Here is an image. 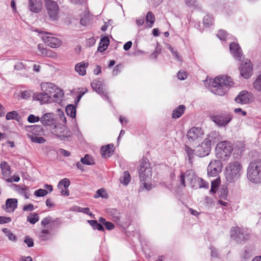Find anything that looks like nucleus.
Returning <instances> with one entry per match:
<instances>
[{
	"label": "nucleus",
	"instance_id": "1",
	"mask_svg": "<svg viewBox=\"0 0 261 261\" xmlns=\"http://www.w3.org/2000/svg\"><path fill=\"white\" fill-rule=\"evenodd\" d=\"M233 84V82L230 76L219 75L216 77L212 82L211 90L216 95L223 96Z\"/></svg>",
	"mask_w": 261,
	"mask_h": 261
},
{
	"label": "nucleus",
	"instance_id": "2",
	"mask_svg": "<svg viewBox=\"0 0 261 261\" xmlns=\"http://www.w3.org/2000/svg\"><path fill=\"white\" fill-rule=\"evenodd\" d=\"M42 92H36L33 94V99L40 101L41 103L50 102L51 95L59 90V87L51 83H42L41 85Z\"/></svg>",
	"mask_w": 261,
	"mask_h": 261
},
{
	"label": "nucleus",
	"instance_id": "3",
	"mask_svg": "<svg viewBox=\"0 0 261 261\" xmlns=\"http://www.w3.org/2000/svg\"><path fill=\"white\" fill-rule=\"evenodd\" d=\"M139 173L140 181L143 182L144 188L148 190H150L151 185L148 184L146 181L149 180L151 177L152 168L148 159L146 157H143L141 160Z\"/></svg>",
	"mask_w": 261,
	"mask_h": 261
},
{
	"label": "nucleus",
	"instance_id": "4",
	"mask_svg": "<svg viewBox=\"0 0 261 261\" xmlns=\"http://www.w3.org/2000/svg\"><path fill=\"white\" fill-rule=\"evenodd\" d=\"M243 167L239 161H232L226 167L225 176L227 181L232 183L239 179L242 172Z\"/></svg>",
	"mask_w": 261,
	"mask_h": 261
},
{
	"label": "nucleus",
	"instance_id": "5",
	"mask_svg": "<svg viewBox=\"0 0 261 261\" xmlns=\"http://www.w3.org/2000/svg\"><path fill=\"white\" fill-rule=\"evenodd\" d=\"M247 176L250 181L254 184L261 182V160L251 162L247 169Z\"/></svg>",
	"mask_w": 261,
	"mask_h": 261
},
{
	"label": "nucleus",
	"instance_id": "6",
	"mask_svg": "<svg viewBox=\"0 0 261 261\" xmlns=\"http://www.w3.org/2000/svg\"><path fill=\"white\" fill-rule=\"evenodd\" d=\"M216 150L217 158L225 161L230 155L233 147L230 142L224 141L217 144Z\"/></svg>",
	"mask_w": 261,
	"mask_h": 261
},
{
	"label": "nucleus",
	"instance_id": "7",
	"mask_svg": "<svg viewBox=\"0 0 261 261\" xmlns=\"http://www.w3.org/2000/svg\"><path fill=\"white\" fill-rule=\"evenodd\" d=\"M211 119L218 126L225 127L232 119V114L228 112H222L213 114Z\"/></svg>",
	"mask_w": 261,
	"mask_h": 261
},
{
	"label": "nucleus",
	"instance_id": "8",
	"mask_svg": "<svg viewBox=\"0 0 261 261\" xmlns=\"http://www.w3.org/2000/svg\"><path fill=\"white\" fill-rule=\"evenodd\" d=\"M51 133L59 138L61 140L65 141L71 136V132L67 127L62 124L55 125L51 129Z\"/></svg>",
	"mask_w": 261,
	"mask_h": 261
},
{
	"label": "nucleus",
	"instance_id": "9",
	"mask_svg": "<svg viewBox=\"0 0 261 261\" xmlns=\"http://www.w3.org/2000/svg\"><path fill=\"white\" fill-rule=\"evenodd\" d=\"M203 135L202 129L198 127H193L187 132L186 136L189 143H193L201 139Z\"/></svg>",
	"mask_w": 261,
	"mask_h": 261
},
{
	"label": "nucleus",
	"instance_id": "10",
	"mask_svg": "<svg viewBox=\"0 0 261 261\" xmlns=\"http://www.w3.org/2000/svg\"><path fill=\"white\" fill-rule=\"evenodd\" d=\"M92 89L99 95L106 98L109 101L108 93L105 88L103 83L100 80H94L91 83Z\"/></svg>",
	"mask_w": 261,
	"mask_h": 261
},
{
	"label": "nucleus",
	"instance_id": "11",
	"mask_svg": "<svg viewBox=\"0 0 261 261\" xmlns=\"http://www.w3.org/2000/svg\"><path fill=\"white\" fill-rule=\"evenodd\" d=\"M222 163L218 160L212 161L207 167V174L209 176L215 177L222 171Z\"/></svg>",
	"mask_w": 261,
	"mask_h": 261
},
{
	"label": "nucleus",
	"instance_id": "12",
	"mask_svg": "<svg viewBox=\"0 0 261 261\" xmlns=\"http://www.w3.org/2000/svg\"><path fill=\"white\" fill-rule=\"evenodd\" d=\"M44 6L49 16H57L60 9L57 3L53 0H44Z\"/></svg>",
	"mask_w": 261,
	"mask_h": 261
},
{
	"label": "nucleus",
	"instance_id": "13",
	"mask_svg": "<svg viewBox=\"0 0 261 261\" xmlns=\"http://www.w3.org/2000/svg\"><path fill=\"white\" fill-rule=\"evenodd\" d=\"M253 99V94L246 90L241 91L235 98L234 101L238 103L245 105L251 102Z\"/></svg>",
	"mask_w": 261,
	"mask_h": 261
},
{
	"label": "nucleus",
	"instance_id": "14",
	"mask_svg": "<svg viewBox=\"0 0 261 261\" xmlns=\"http://www.w3.org/2000/svg\"><path fill=\"white\" fill-rule=\"evenodd\" d=\"M212 146L204 140L195 148V155L199 157L208 155L211 150Z\"/></svg>",
	"mask_w": 261,
	"mask_h": 261
},
{
	"label": "nucleus",
	"instance_id": "15",
	"mask_svg": "<svg viewBox=\"0 0 261 261\" xmlns=\"http://www.w3.org/2000/svg\"><path fill=\"white\" fill-rule=\"evenodd\" d=\"M241 75L245 79L250 78L252 73V66L250 60H247L239 67Z\"/></svg>",
	"mask_w": 261,
	"mask_h": 261
},
{
	"label": "nucleus",
	"instance_id": "16",
	"mask_svg": "<svg viewBox=\"0 0 261 261\" xmlns=\"http://www.w3.org/2000/svg\"><path fill=\"white\" fill-rule=\"evenodd\" d=\"M230 53L234 58L241 61L243 58L242 49L238 43L231 42L229 44Z\"/></svg>",
	"mask_w": 261,
	"mask_h": 261
},
{
	"label": "nucleus",
	"instance_id": "17",
	"mask_svg": "<svg viewBox=\"0 0 261 261\" xmlns=\"http://www.w3.org/2000/svg\"><path fill=\"white\" fill-rule=\"evenodd\" d=\"M191 183V185H192V182L194 181V179H196V176L194 173L192 171L188 170L186 172H181L179 175V179L178 180L179 184L181 186L184 187H186L185 184V179Z\"/></svg>",
	"mask_w": 261,
	"mask_h": 261
},
{
	"label": "nucleus",
	"instance_id": "18",
	"mask_svg": "<svg viewBox=\"0 0 261 261\" xmlns=\"http://www.w3.org/2000/svg\"><path fill=\"white\" fill-rule=\"evenodd\" d=\"M42 39L45 44L51 48L58 47L62 43V42L60 39L54 37L43 36H42Z\"/></svg>",
	"mask_w": 261,
	"mask_h": 261
},
{
	"label": "nucleus",
	"instance_id": "19",
	"mask_svg": "<svg viewBox=\"0 0 261 261\" xmlns=\"http://www.w3.org/2000/svg\"><path fill=\"white\" fill-rule=\"evenodd\" d=\"M221 135L219 133L215 130L211 132L204 139L211 146L216 143H218L221 140Z\"/></svg>",
	"mask_w": 261,
	"mask_h": 261
},
{
	"label": "nucleus",
	"instance_id": "20",
	"mask_svg": "<svg viewBox=\"0 0 261 261\" xmlns=\"http://www.w3.org/2000/svg\"><path fill=\"white\" fill-rule=\"evenodd\" d=\"M230 236L231 238L236 240L237 241L238 239L240 240H247L248 239L249 236L248 234L244 235V234L241 232L240 228L238 227H233L230 229Z\"/></svg>",
	"mask_w": 261,
	"mask_h": 261
},
{
	"label": "nucleus",
	"instance_id": "21",
	"mask_svg": "<svg viewBox=\"0 0 261 261\" xmlns=\"http://www.w3.org/2000/svg\"><path fill=\"white\" fill-rule=\"evenodd\" d=\"M18 200L16 198H9L7 199L5 205L2 208L7 212L13 213L17 206Z\"/></svg>",
	"mask_w": 261,
	"mask_h": 261
},
{
	"label": "nucleus",
	"instance_id": "22",
	"mask_svg": "<svg viewBox=\"0 0 261 261\" xmlns=\"http://www.w3.org/2000/svg\"><path fill=\"white\" fill-rule=\"evenodd\" d=\"M23 129L28 132V134L34 135H42L44 133V130L41 125H25L23 126Z\"/></svg>",
	"mask_w": 261,
	"mask_h": 261
},
{
	"label": "nucleus",
	"instance_id": "23",
	"mask_svg": "<svg viewBox=\"0 0 261 261\" xmlns=\"http://www.w3.org/2000/svg\"><path fill=\"white\" fill-rule=\"evenodd\" d=\"M29 8L34 13H38L42 9V3L39 0H29Z\"/></svg>",
	"mask_w": 261,
	"mask_h": 261
},
{
	"label": "nucleus",
	"instance_id": "24",
	"mask_svg": "<svg viewBox=\"0 0 261 261\" xmlns=\"http://www.w3.org/2000/svg\"><path fill=\"white\" fill-rule=\"evenodd\" d=\"M41 122L43 125L51 126L54 124L55 120L51 113H46L40 118Z\"/></svg>",
	"mask_w": 261,
	"mask_h": 261
},
{
	"label": "nucleus",
	"instance_id": "25",
	"mask_svg": "<svg viewBox=\"0 0 261 261\" xmlns=\"http://www.w3.org/2000/svg\"><path fill=\"white\" fill-rule=\"evenodd\" d=\"M100 150L102 157L106 158L107 154V157H110L113 154V153L114 151V145L113 144H109L107 145L102 146Z\"/></svg>",
	"mask_w": 261,
	"mask_h": 261
},
{
	"label": "nucleus",
	"instance_id": "26",
	"mask_svg": "<svg viewBox=\"0 0 261 261\" xmlns=\"http://www.w3.org/2000/svg\"><path fill=\"white\" fill-rule=\"evenodd\" d=\"M186 110L185 105H181L175 108L172 113V117L173 119H177L180 117Z\"/></svg>",
	"mask_w": 261,
	"mask_h": 261
},
{
	"label": "nucleus",
	"instance_id": "27",
	"mask_svg": "<svg viewBox=\"0 0 261 261\" xmlns=\"http://www.w3.org/2000/svg\"><path fill=\"white\" fill-rule=\"evenodd\" d=\"M88 66V63L82 62L75 65V70L80 75L83 76L86 73V68Z\"/></svg>",
	"mask_w": 261,
	"mask_h": 261
},
{
	"label": "nucleus",
	"instance_id": "28",
	"mask_svg": "<svg viewBox=\"0 0 261 261\" xmlns=\"http://www.w3.org/2000/svg\"><path fill=\"white\" fill-rule=\"evenodd\" d=\"M1 171L4 176V179L10 176V166L5 161L1 162Z\"/></svg>",
	"mask_w": 261,
	"mask_h": 261
},
{
	"label": "nucleus",
	"instance_id": "29",
	"mask_svg": "<svg viewBox=\"0 0 261 261\" xmlns=\"http://www.w3.org/2000/svg\"><path fill=\"white\" fill-rule=\"evenodd\" d=\"M63 96V91L59 88V90H56V92L51 95V99L56 103H60Z\"/></svg>",
	"mask_w": 261,
	"mask_h": 261
},
{
	"label": "nucleus",
	"instance_id": "30",
	"mask_svg": "<svg viewBox=\"0 0 261 261\" xmlns=\"http://www.w3.org/2000/svg\"><path fill=\"white\" fill-rule=\"evenodd\" d=\"M39 135H34L31 134H27V136L31 140L32 142L39 144H43L46 142V140Z\"/></svg>",
	"mask_w": 261,
	"mask_h": 261
},
{
	"label": "nucleus",
	"instance_id": "31",
	"mask_svg": "<svg viewBox=\"0 0 261 261\" xmlns=\"http://www.w3.org/2000/svg\"><path fill=\"white\" fill-rule=\"evenodd\" d=\"M66 113L68 116L72 118H75L76 116V106L70 104L66 106L65 109Z\"/></svg>",
	"mask_w": 261,
	"mask_h": 261
},
{
	"label": "nucleus",
	"instance_id": "32",
	"mask_svg": "<svg viewBox=\"0 0 261 261\" xmlns=\"http://www.w3.org/2000/svg\"><path fill=\"white\" fill-rule=\"evenodd\" d=\"M87 222L93 227L94 229H96L99 231H105V228L101 224L98 222L97 220H88Z\"/></svg>",
	"mask_w": 261,
	"mask_h": 261
},
{
	"label": "nucleus",
	"instance_id": "33",
	"mask_svg": "<svg viewBox=\"0 0 261 261\" xmlns=\"http://www.w3.org/2000/svg\"><path fill=\"white\" fill-rule=\"evenodd\" d=\"M20 118V116L16 111H12L7 113L6 116V119L7 120H15L19 121Z\"/></svg>",
	"mask_w": 261,
	"mask_h": 261
},
{
	"label": "nucleus",
	"instance_id": "34",
	"mask_svg": "<svg viewBox=\"0 0 261 261\" xmlns=\"http://www.w3.org/2000/svg\"><path fill=\"white\" fill-rule=\"evenodd\" d=\"M2 231L5 234L6 236H7L9 239V240L13 242H16L17 240V237L14 234L10 229L8 228H3Z\"/></svg>",
	"mask_w": 261,
	"mask_h": 261
},
{
	"label": "nucleus",
	"instance_id": "35",
	"mask_svg": "<svg viewBox=\"0 0 261 261\" xmlns=\"http://www.w3.org/2000/svg\"><path fill=\"white\" fill-rule=\"evenodd\" d=\"M81 162L82 164L87 165H92L94 164V162L92 156L89 154H86L84 157L81 159Z\"/></svg>",
	"mask_w": 261,
	"mask_h": 261
},
{
	"label": "nucleus",
	"instance_id": "36",
	"mask_svg": "<svg viewBox=\"0 0 261 261\" xmlns=\"http://www.w3.org/2000/svg\"><path fill=\"white\" fill-rule=\"evenodd\" d=\"M194 181H196L198 184V187L199 188H208V183L201 178L196 176V179H194Z\"/></svg>",
	"mask_w": 261,
	"mask_h": 261
},
{
	"label": "nucleus",
	"instance_id": "37",
	"mask_svg": "<svg viewBox=\"0 0 261 261\" xmlns=\"http://www.w3.org/2000/svg\"><path fill=\"white\" fill-rule=\"evenodd\" d=\"M51 222H55L57 223L58 224H61V222L60 221V220L59 218H56L55 221L53 220V219L50 216H47L45 218H44L42 221H41V224L43 226H46L49 224Z\"/></svg>",
	"mask_w": 261,
	"mask_h": 261
},
{
	"label": "nucleus",
	"instance_id": "38",
	"mask_svg": "<svg viewBox=\"0 0 261 261\" xmlns=\"http://www.w3.org/2000/svg\"><path fill=\"white\" fill-rule=\"evenodd\" d=\"M185 151L186 152L189 162L192 163V160L194 157V154H195V149H192L188 145H185Z\"/></svg>",
	"mask_w": 261,
	"mask_h": 261
},
{
	"label": "nucleus",
	"instance_id": "39",
	"mask_svg": "<svg viewBox=\"0 0 261 261\" xmlns=\"http://www.w3.org/2000/svg\"><path fill=\"white\" fill-rule=\"evenodd\" d=\"M39 220V217L36 213H31L27 217V221L32 224H35Z\"/></svg>",
	"mask_w": 261,
	"mask_h": 261
},
{
	"label": "nucleus",
	"instance_id": "40",
	"mask_svg": "<svg viewBox=\"0 0 261 261\" xmlns=\"http://www.w3.org/2000/svg\"><path fill=\"white\" fill-rule=\"evenodd\" d=\"M70 181L69 179L67 178H64L59 181L58 187L59 189H62V187H63L65 189H67L70 186Z\"/></svg>",
	"mask_w": 261,
	"mask_h": 261
},
{
	"label": "nucleus",
	"instance_id": "41",
	"mask_svg": "<svg viewBox=\"0 0 261 261\" xmlns=\"http://www.w3.org/2000/svg\"><path fill=\"white\" fill-rule=\"evenodd\" d=\"M107 213L113 216L114 221H116L120 220V217L116 209L109 208L107 210Z\"/></svg>",
	"mask_w": 261,
	"mask_h": 261
},
{
	"label": "nucleus",
	"instance_id": "42",
	"mask_svg": "<svg viewBox=\"0 0 261 261\" xmlns=\"http://www.w3.org/2000/svg\"><path fill=\"white\" fill-rule=\"evenodd\" d=\"M41 55L44 57H47L49 58H54L57 56V54L55 52L53 51L50 49H46L43 50Z\"/></svg>",
	"mask_w": 261,
	"mask_h": 261
},
{
	"label": "nucleus",
	"instance_id": "43",
	"mask_svg": "<svg viewBox=\"0 0 261 261\" xmlns=\"http://www.w3.org/2000/svg\"><path fill=\"white\" fill-rule=\"evenodd\" d=\"M77 211L78 212H81V213H83L87 214L89 216H90L91 218H94V217H95L94 215L90 212L89 207H77Z\"/></svg>",
	"mask_w": 261,
	"mask_h": 261
},
{
	"label": "nucleus",
	"instance_id": "44",
	"mask_svg": "<svg viewBox=\"0 0 261 261\" xmlns=\"http://www.w3.org/2000/svg\"><path fill=\"white\" fill-rule=\"evenodd\" d=\"M253 87L258 91H261V74L258 75L253 83Z\"/></svg>",
	"mask_w": 261,
	"mask_h": 261
},
{
	"label": "nucleus",
	"instance_id": "45",
	"mask_svg": "<svg viewBox=\"0 0 261 261\" xmlns=\"http://www.w3.org/2000/svg\"><path fill=\"white\" fill-rule=\"evenodd\" d=\"M219 185V181L218 179L214 180L211 182V188L210 192L212 193H216L217 189Z\"/></svg>",
	"mask_w": 261,
	"mask_h": 261
},
{
	"label": "nucleus",
	"instance_id": "46",
	"mask_svg": "<svg viewBox=\"0 0 261 261\" xmlns=\"http://www.w3.org/2000/svg\"><path fill=\"white\" fill-rule=\"evenodd\" d=\"M123 179L121 182L124 185L127 186L130 181V176L128 171H124L123 173Z\"/></svg>",
	"mask_w": 261,
	"mask_h": 261
},
{
	"label": "nucleus",
	"instance_id": "47",
	"mask_svg": "<svg viewBox=\"0 0 261 261\" xmlns=\"http://www.w3.org/2000/svg\"><path fill=\"white\" fill-rule=\"evenodd\" d=\"M213 17H203V23L205 27H210L213 24Z\"/></svg>",
	"mask_w": 261,
	"mask_h": 261
},
{
	"label": "nucleus",
	"instance_id": "48",
	"mask_svg": "<svg viewBox=\"0 0 261 261\" xmlns=\"http://www.w3.org/2000/svg\"><path fill=\"white\" fill-rule=\"evenodd\" d=\"M102 197L107 198V194L106 193V191L103 189H98L96 192V195L94 196L95 198Z\"/></svg>",
	"mask_w": 261,
	"mask_h": 261
},
{
	"label": "nucleus",
	"instance_id": "49",
	"mask_svg": "<svg viewBox=\"0 0 261 261\" xmlns=\"http://www.w3.org/2000/svg\"><path fill=\"white\" fill-rule=\"evenodd\" d=\"M48 191L46 190L39 189L37 190L34 192V195L36 197H43L47 195Z\"/></svg>",
	"mask_w": 261,
	"mask_h": 261
},
{
	"label": "nucleus",
	"instance_id": "50",
	"mask_svg": "<svg viewBox=\"0 0 261 261\" xmlns=\"http://www.w3.org/2000/svg\"><path fill=\"white\" fill-rule=\"evenodd\" d=\"M161 45L157 43L155 51L150 55V58L152 59H156L159 54L161 52Z\"/></svg>",
	"mask_w": 261,
	"mask_h": 261
},
{
	"label": "nucleus",
	"instance_id": "51",
	"mask_svg": "<svg viewBox=\"0 0 261 261\" xmlns=\"http://www.w3.org/2000/svg\"><path fill=\"white\" fill-rule=\"evenodd\" d=\"M227 35V32L223 30H219L217 34V37L220 39V40L222 41H225L226 40Z\"/></svg>",
	"mask_w": 261,
	"mask_h": 261
},
{
	"label": "nucleus",
	"instance_id": "52",
	"mask_svg": "<svg viewBox=\"0 0 261 261\" xmlns=\"http://www.w3.org/2000/svg\"><path fill=\"white\" fill-rule=\"evenodd\" d=\"M110 44V39L108 37L104 36L100 39V41L99 43V45L104 46L106 47H108Z\"/></svg>",
	"mask_w": 261,
	"mask_h": 261
},
{
	"label": "nucleus",
	"instance_id": "53",
	"mask_svg": "<svg viewBox=\"0 0 261 261\" xmlns=\"http://www.w3.org/2000/svg\"><path fill=\"white\" fill-rule=\"evenodd\" d=\"M218 194L220 198L225 199L227 195V188L225 187L222 188L218 191Z\"/></svg>",
	"mask_w": 261,
	"mask_h": 261
},
{
	"label": "nucleus",
	"instance_id": "54",
	"mask_svg": "<svg viewBox=\"0 0 261 261\" xmlns=\"http://www.w3.org/2000/svg\"><path fill=\"white\" fill-rule=\"evenodd\" d=\"M40 120L39 116H36L33 114H30L28 117V121L30 123L38 122Z\"/></svg>",
	"mask_w": 261,
	"mask_h": 261
},
{
	"label": "nucleus",
	"instance_id": "55",
	"mask_svg": "<svg viewBox=\"0 0 261 261\" xmlns=\"http://www.w3.org/2000/svg\"><path fill=\"white\" fill-rule=\"evenodd\" d=\"M24 242L27 245L28 247H32L34 246V241L33 239L29 236H26L24 238Z\"/></svg>",
	"mask_w": 261,
	"mask_h": 261
},
{
	"label": "nucleus",
	"instance_id": "56",
	"mask_svg": "<svg viewBox=\"0 0 261 261\" xmlns=\"http://www.w3.org/2000/svg\"><path fill=\"white\" fill-rule=\"evenodd\" d=\"M147 27L150 28L155 21V17H145Z\"/></svg>",
	"mask_w": 261,
	"mask_h": 261
},
{
	"label": "nucleus",
	"instance_id": "57",
	"mask_svg": "<svg viewBox=\"0 0 261 261\" xmlns=\"http://www.w3.org/2000/svg\"><path fill=\"white\" fill-rule=\"evenodd\" d=\"M122 65L121 64H118L116 65L112 72V74L114 76H116L118 75L119 73H120L121 69L122 68Z\"/></svg>",
	"mask_w": 261,
	"mask_h": 261
},
{
	"label": "nucleus",
	"instance_id": "58",
	"mask_svg": "<svg viewBox=\"0 0 261 261\" xmlns=\"http://www.w3.org/2000/svg\"><path fill=\"white\" fill-rule=\"evenodd\" d=\"M187 5L189 7H197L198 3L196 0H185Z\"/></svg>",
	"mask_w": 261,
	"mask_h": 261
},
{
	"label": "nucleus",
	"instance_id": "59",
	"mask_svg": "<svg viewBox=\"0 0 261 261\" xmlns=\"http://www.w3.org/2000/svg\"><path fill=\"white\" fill-rule=\"evenodd\" d=\"M168 49L171 52L172 55L177 59L179 60L180 57L178 55V54L176 50H174V48L170 45H168Z\"/></svg>",
	"mask_w": 261,
	"mask_h": 261
},
{
	"label": "nucleus",
	"instance_id": "60",
	"mask_svg": "<svg viewBox=\"0 0 261 261\" xmlns=\"http://www.w3.org/2000/svg\"><path fill=\"white\" fill-rule=\"evenodd\" d=\"M90 22L89 17H82L80 20L81 24L83 26H86Z\"/></svg>",
	"mask_w": 261,
	"mask_h": 261
},
{
	"label": "nucleus",
	"instance_id": "61",
	"mask_svg": "<svg viewBox=\"0 0 261 261\" xmlns=\"http://www.w3.org/2000/svg\"><path fill=\"white\" fill-rule=\"evenodd\" d=\"M178 79L180 80H184L187 77V72L185 71H179L177 74Z\"/></svg>",
	"mask_w": 261,
	"mask_h": 261
},
{
	"label": "nucleus",
	"instance_id": "62",
	"mask_svg": "<svg viewBox=\"0 0 261 261\" xmlns=\"http://www.w3.org/2000/svg\"><path fill=\"white\" fill-rule=\"evenodd\" d=\"M5 180L10 182H12L13 181L18 182L20 180V177L18 175H14L11 178H8L7 179H5Z\"/></svg>",
	"mask_w": 261,
	"mask_h": 261
},
{
	"label": "nucleus",
	"instance_id": "63",
	"mask_svg": "<svg viewBox=\"0 0 261 261\" xmlns=\"http://www.w3.org/2000/svg\"><path fill=\"white\" fill-rule=\"evenodd\" d=\"M21 97L23 98V99H27L31 97V93L29 92V91H22L21 93Z\"/></svg>",
	"mask_w": 261,
	"mask_h": 261
},
{
	"label": "nucleus",
	"instance_id": "64",
	"mask_svg": "<svg viewBox=\"0 0 261 261\" xmlns=\"http://www.w3.org/2000/svg\"><path fill=\"white\" fill-rule=\"evenodd\" d=\"M104 225L106 227V228L108 230H111L114 228V225L113 223L107 221L105 223H104Z\"/></svg>",
	"mask_w": 261,
	"mask_h": 261
}]
</instances>
